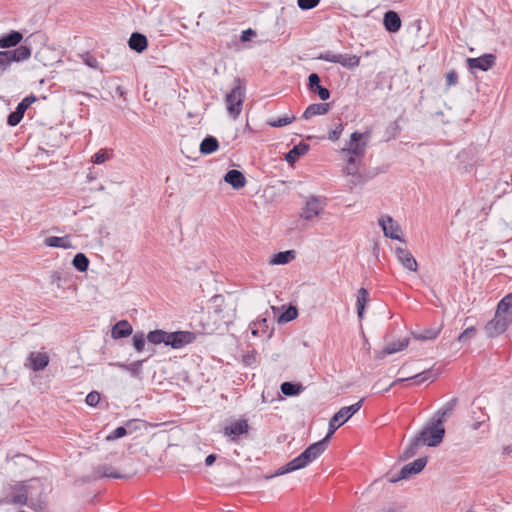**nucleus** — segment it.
Segmentation results:
<instances>
[{"instance_id":"nucleus-1","label":"nucleus","mask_w":512,"mask_h":512,"mask_svg":"<svg viewBox=\"0 0 512 512\" xmlns=\"http://www.w3.org/2000/svg\"><path fill=\"white\" fill-rule=\"evenodd\" d=\"M370 135V132L361 133L355 131L350 135L349 141H347L345 146L341 149V153L345 155V165L342 172L353 178L350 188L362 181L359 170L363 164V158L367 150Z\"/></svg>"},{"instance_id":"nucleus-2","label":"nucleus","mask_w":512,"mask_h":512,"mask_svg":"<svg viewBox=\"0 0 512 512\" xmlns=\"http://www.w3.org/2000/svg\"><path fill=\"white\" fill-rule=\"evenodd\" d=\"M328 446V439L323 438L318 442L309 445L299 456L280 467L276 475H283L302 468H305L314 460H316Z\"/></svg>"},{"instance_id":"nucleus-3","label":"nucleus","mask_w":512,"mask_h":512,"mask_svg":"<svg viewBox=\"0 0 512 512\" xmlns=\"http://www.w3.org/2000/svg\"><path fill=\"white\" fill-rule=\"evenodd\" d=\"M194 333L189 331L166 332L161 329L148 332L146 339L153 345L164 344L173 349H180L195 340Z\"/></svg>"},{"instance_id":"nucleus-4","label":"nucleus","mask_w":512,"mask_h":512,"mask_svg":"<svg viewBox=\"0 0 512 512\" xmlns=\"http://www.w3.org/2000/svg\"><path fill=\"white\" fill-rule=\"evenodd\" d=\"M209 313L218 326L231 324L236 316V309L233 304H227L222 295H214L210 299Z\"/></svg>"},{"instance_id":"nucleus-5","label":"nucleus","mask_w":512,"mask_h":512,"mask_svg":"<svg viewBox=\"0 0 512 512\" xmlns=\"http://www.w3.org/2000/svg\"><path fill=\"white\" fill-rule=\"evenodd\" d=\"M245 95V83L240 78H235L233 88L225 97L227 112L233 119H237L241 114Z\"/></svg>"},{"instance_id":"nucleus-6","label":"nucleus","mask_w":512,"mask_h":512,"mask_svg":"<svg viewBox=\"0 0 512 512\" xmlns=\"http://www.w3.org/2000/svg\"><path fill=\"white\" fill-rule=\"evenodd\" d=\"M363 402L364 399H360L358 402L350 406L342 407L337 413H335L329 421V431L325 438L329 440V438L340 426L347 422L354 414H356L361 409Z\"/></svg>"},{"instance_id":"nucleus-7","label":"nucleus","mask_w":512,"mask_h":512,"mask_svg":"<svg viewBox=\"0 0 512 512\" xmlns=\"http://www.w3.org/2000/svg\"><path fill=\"white\" fill-rule=\"evenodd\" d=\"M445 429L442 423H437L434 418L420 431L418 436L424 445L429 447L438 446L444 437Z\"/></svg>"},{"instance_id":"nucleus-8","label":"nucleus","mask_w":512,"mask_h":512,"mask_svg":"<svg viewBox=\"0 0 512 512\" xmlns=\"http://www.w3.org/2000/svg\"><path fill=\"white\" fill-rule=\"evenodd\" d=\"M31 49L26 45H21L14 50L0 51V72H4L12 62H21L29 59Z\"/></svg>"},{"instance_id":"nucleus-9","label":"nucleus","mask_w":512,"mask_h":512,"mask_svg":"<svg viewBox=\"0 0 512 512\" xmlns=\"http://www.w3.org/2000/svg\"><path fill=\"white\" fill-rule=\"evenodd\" d=\"M33 482H38V480H31L25 483H21L16 485L13 488V495L10 499L4 500V503L7 504H16V505H28L30 508L34 510H38L39 506H37L34 502H28V497L30 495V488L32 487Z\"/></svg>"},{"instance_id":"nucleus-10","label":"nucleus","mask_w":512,"mask_h":512,"mask_svg":"<svg viewBox=\"0 0 512 512\" xmlns=\"http://www.w3.org/2000/svg\"><path fill=\"white\" fill-rule=\"evenodd\" d=\"M318 59L331 63H338L347 69H353L359 66L360 63V57L354 54H337L332 51H325L321 53L318 56Z\"/></svg>"},{"instance_id":"nucleus-11","label":"nucleus","mask_w":512,"mask_h":512,"mask_svg":"<svg viewBox=\"0 0 512 512\" xmlns=\"http://www.w3.org/2000/svg\"><path fill=\"white\" fill-rule=\"evenodd\" d=\"M426 464L427 459L425 457L418 458L412 463L403 466L399 474L391 477L388 481L390 483H396L402 479H407L414 474L420 473L425 468Z\"/></svg>"},{"instance_id":"nucleus-12","label":"nucleus","mask_w":512,"mask_h":512,"mask_svg":"<svg viewBox=\"0 0 512 512\" xmlns=\"http://www.w3.org/2000/svg\"><path fill=\"white\" fill-rule=\"evenodd\" d=\"M378 224L381 226L385 237L404 242L401 227L392 217L382 216L378 220Z\"/></svg>"},{"instance_id":"nucleus-13","label":"nucleus","mask_w":512,"mask_h":512,"mask_svg":"<svg viewBox=\"0 0 512 512\" xmlns=\"http://www.w3.org/2000/svg\"><path fill=\"white\" fill-rule=\"evenodd\" d=\"M325 207V203L318 197H311L306 201L305 207L302 209L301 217L305 220H313Z\"/></svg>"},{"instance_id":"nucleus-14","label":"nucleus","mask_w":512,"mask_h":512,"mask_svg":"<svg viewBox=\"0 0 512 512\" xmlns=\"http://www.w3.org/2000/svg\"><path fill=\"white\" fill-rule=\"evenodd\" d=\"M249 424L246 419H239L232 422L224 428V435L229 437L232 442H237L239 437L248 434Z\"/></svg>"},{"instance_id":"nucleus-15","label":"nucleus","mask_w":512,"mask_h":512,"mask_svg":"<svg viewBox=\"0 0 512 512\" xmlns=\"http://www.w3.org/2000/svg\"><path fill=\"white\" fill-rule=\"evenodd\" d=\"M508 327L509 325L495 313L494 318L485 325L484 331L488 337L492 338L504 333Z\"/></svg>"},{"instance_id":"nucleus-16","label":"nucleus","mask_w":512,"mask_h":512,"mask_svg":"<svg viewBox=\"0 0 512 512\" xmlns=\"http://www.w3.org/2000/svg\"><path fill=\"white\" fill-rule=\"evenodd\" d=\"M495 56L493 54H485L477 58H468L467 64L469 69H478L481 71H488L495 64Z\"/></svg>"},{"instance_id":"nucleus-17","label":"nucleus","mask_w":512,"mask_h":512,"mask_svg":"<svg viewBox=\"0 0 512 512\" xmlns=\"http://www.w3.org/2000/svg\"><path fill=\"white\" fill-rule=\"evenodd\" d=\"M395 254L401 265L411 272H416L418 264L413 255L405 248L396 247Z\"/></svg>"},{"instance_id":"nucleus-18","label":"nucleus","mask_w":512,"mask_h":512,"mask_svg":"<svg viewBox=\"0 0 512 512\" xmlns=\"http://www.w3.org/2000/svg\"><path fill=\"white\" fill-rule=\"evenodd\" d=\"M509 326L512 324V293L506 295L497 305L496 312Z\"/></svg>"},{"instance_id":"nucleus-19","label":"nucleus","mask_w":512,"mask_h":512,"mask_svg":"<svg viewBox=\"0 0 512 512\" xmlns=\"http://www.w3.org/2000/svg\"><path fill=\"white\" fill-rule=\"evenodd\" d=\"M383 25L388 32L396 33L401 28V19L395 11L389 10L384 14Z\"/></svg>"},{"instance_id":"nucleus-20","label":"nucleus","mask_w":512,"mask_h":512,"mask_svg":"<svg viewBox=\"0 0 512 512\" xmlns=\"http://www.w3.org/2000/svg\"><path fill=\"white\" fill-rule=\"evenodd\" d=\"M224 181L236 190L241 189L246 185V178L244 174L236 169L229 170L224 176Z\"/></svg>"},{"instance_id":"nucleus-21","label":"nucleus","mask_w":512,"mask_h":512,"mask_svg":"<svg viewBox=\"0 0 512 512\" xmlns=\"http://www.w3.org/2000/svg\"><path fill=\"white\" fill-rule=\"evenodd\" d=\"M138 420H129L126 422L125 426L117 427L111 433L106 436L107 441H114L116 439L122 438L127 434L131 433L132 430L136 429V425Z\"/></svg>"},{"instance_id":"nucleus-22","label":"nucleus","mask_w":512,"mask_h":512,"mask_svg":"<svg viewBox=\"0 0 512 512\" xmlns=\"http://www.w3.org/2000/svg\"><path fill=\"white\" fill-rule=\"evenodd\" d=\"M133 328L127 320L118 321L111 330V337L113 339H122L132 334Z\"/></svg>"},{"instance_id":"nucleus-23","label":"nucleus","mask_w":512,"mask_h":512,"mask_svg":"<svg viewBox=\"0 0 512 512\" xmlns=\"http://www.w3.org/2000/svg\"><path fill=\"white\" fill-rule=\"evenodd\" d=\"M28 360L33 371L43 370L49 363V357L46 353L32 352Z\"/></svg>"},{"instance_id":"nucleus-24","label":"nucleus","mask_w":512,"mask_h":512,"mask_svg":"<svg viewBox=\"0 0 512 512\" xmlns=\"http://www.w3.org/2000/svg\"><path fill=\"white\" fill-rule=\"evenodd\" d=\"M408 344H409V341L407 338L399 339L397 341L389 343L382 349V351L380 352L378 357L384 358L388 355L402 351L408 346Z\"/></svg>"},{"instance_id":"nucleus-25","label":"nucleus","mask_w":512,"mask_h":512,"mask_svg":"<svg viewBox=\"0 0 512 512\" xmlns=\"http://www.w3.org/2000/svg\"><path fill=\"white\" fill-rule=\"evenodd\" d=\"M329 109H330L329 103H314V104L309 105L305 109L302 117L304 119L308 120L317 115H325L326 113H328Z\"/></svg>"},{"instance_id":"nucleus-26","label":"nucleus","mask_w":512,"mask_h":512,"mask_svg":"<svg viewBox=\"0 0 512 512\" xmlns=\"http://www.w3.org/2000/svg\"><path fill=\"white\" fill-rule=\"evenodd\" d=\"M96 474L99 477L113 478V479H126L129 478L128 474H121L115 470L114 467L107 464L99 465L96 468Z\"/></svg>"},{"instance_id":"nucleus-27","label":"nucleus","mask_w":512,"mask_h":512,"mask_svg":"<svg viewBox=\"0 0 512 512\" xmlns=\"http://www.w3.org/2000/svg\"><path fill=\"white\" fill-rule=\"evenodd\" d=\"M44 244L48 247H54V248H63V249L73 248L70 237L67 235L63 236V237H57V236L47 237L44 240Z\"/></svg>"},{"instance_id":"nucleus-28","label":"nucleus","mask_w":512,"mask_h":512,"mask_svg":"<svg viewBox=\"0 0 512 512\" xmlns=\"http://www.w3.org/2000/svg\"><path fill=\"white\" fill-rule=\"evenodd\" d=\"M23 39L19 31H11L9 34L0 37V48H10L17 46Z\"/></svg>"},{"instance_id":"nucleus-29","label":"nucleus","mask_w":512,"mask_h":512,"mask_svg":"<svg viewBox=\"0 0 512 512\" xmlns=\"http://www.w3.org/2000/svg\"><path fill=\"white\" fill-rule=\"evenodd\" d=\"M128 43L129 47L138 53L143 52L147 48L146 36L138 32L131 34Z\"/></svg>"},{"instance_id":"nucleus-30","label":"nucleus","mask_w":512,"mask_h":512,"mask_svg":"<svg viewBox=\"0 0 512 512\" xmlns=\"http://www.w3.org/2000/svg\"><path fill=\"white\" fill-rule=\"evenodd\" d=\"M457 403V399L453 398L447 403H445L433 416L432 418L435 419L437 423H442L445 421V417L450 415L451 412L454 410Z\"/></svg>"},{"instance_id":"nucleus-31","label":"nucleus","mask_w":512,"mask_h":512,"mask_svg":"<svg viewBox=\"0 0 512 512\" xmlns=\"http://www.w3.org/2000/svg\"><path fill=\"white\" fill-rule=\"evenodd\" d=\"M309 150V145L305 143H299L295 145L287 154L286 161L290 164L295 163L300 156L305 155Z\"/></svg>"},{"instance_id":"nucleus-32","label":"nucleus","mask_w":512,"mask_h":512,"mask_svg":"<svg viewBox=\"0 0 512 512\" xmlns=\"http://www.w3.org/2000/svg\"><path fill=\"white\" fill-rule=\"evenodd\" d=\"M295 258V251L294 250H287L278 252L275 255L271 257L269 260V263L271 265H285L292 261Z\"/></svg>"},{"instance_id":"nucleus-33","label":"nucleus","mask_w":512,"mask_h":512,"mask_svg":"<svg viewBox=\"0 0 512 512\" xmlns=\"http://www.w3.org/2000/svg\"><path fill=\"white\" fill-rule=\"evenodd\" d=\"M218 147V140L215 137L209 135L202 140L199 149L202 154L208 155L217 151Z\"/></svg>"},{"instance_id":"nucleus-34","label":"nucleus","mask_w":512,"mask_h":512,"mask_svg":"<svg viewBox=\"0 0 512 512\" xmlns=\"http://www.w3.org/2000/svg\"><path fill=\"white\" fill-rule=\"evenodd\" d=\"M424 445L420 437L417 435L410 443L409 445L403 450L400 458L403 460H407L411 457H413L420 446Z\"/></svg>"},{"instance_id":"nucleus-35","label":"nucleus","mask_w":512,"mask_h":512,"mask_svg":"<svg viewBox=\"0 0 512 512\" xmlns=\"http://www.w3.org/2000/svg\"><path fill=\"white\" fill-rule=\"evenodd\" d=\"M368 298H369V293L367 291V289L365 288H360L358 290V294H357V314H358V317L360 319L363 318L364 316V309H365V306L368 302Z\"/></svg>"},{"instance_id":"nucleus-36","label":"nucleus","mask_w":512,"mask_h":512,"mask_svg":"<svg viewBox=\"0 0 512 512\" xmlns=\"http://www.w3.org/2000/svg\"><path fill=\"white\" fill-rule=\"evenodd\" d=\"M280 388L281 392L285 396H296L300 394L303 390V386L301 384H296L292 382H283Z\"/></svg>"},{"instance_id":"nucleus-37","label":"nucleus","mask_w":512,"mask_h":512,"mask_svg":"<svg viewBox=\"0 0 512 512\" xmlns=\"http://www.w3.org/2000/svg\"><path fill=\"white\" fill-rule=\"evenodd\" d=\"M441 331L440 327L424 329L420 332L414 333V338L418 340H433L437 338Z\"/></svg>"},{"instance_id":"nucleus-38","label":"nucleus","mask_w":512,"mask_h":512,"mask_svg":"<svg viewBox=\"0 0 512 512\" xmlns=\"http://www.w3.org/2000/svg\"><path fill=\"white\" fill-rule=\"evenodd\" d=\"M142 364H143V360L134 361V362L129 363V364H124V363L117 362L114 365L119 367V368H121V369H124V370L130 372L132 375L137 376L141 372Z\"/></svg>"},{"instance_id":"nucleus-39","label":"nucleus","mask_w":512,"mask_h":512,"mask_svg":"<svg viewBox=\"0 0 512 512\" xmlns=\"http://www.w3.org/2000/svg\"><path fill=\"white\" fill-rule=\"evenodd\" d=\"M73 266L80 272H84L88 269L89 260L83 253H78L73 259Z\"/></svg>"},{"instance_id":"nucleus-40","label":"nucleus","mask_w":512,"mask_h":512,"mask_svg":"<svg viewBox=\"0 0 512 512\" xmlns=\"http://www.w3.org/2000/svg\"><path fill=\"white\" fill-rule=\"evenodd\" d=\"M295 119L296 118L294 115L284 116V117H281V118H278L275 120H269L267 122V124L270 127L279 128V127H283V126H286V125L292 123Z\"/></svg>"},{"instance_id":"nucleus-41","label":"nucleus","mask_w":512,"mask_h":512,"mask_svg":"<svg viewBox=\"0 0 512 512\" xmlns=\"http://www.w3.org/2000/svg\"><path fill=\"white\" fill-rule=\"evenodd\" d=\"M411 381H414L415 384L419 385L427 380L434 381L435 377L432 376V372L430 370H425L423 372H420L414 376H411Z\"/></svg>"},{"instance_id":"nucleus-42","label":"nucleus","mask_w":512,"mask_h":512,"mask_svg":"<svg viewBox=\"0 0 512 512\" xmlns=\"http://www.w3.org/2000/svg\"><path fill=\"white\" fill-rule=\"evenodd\" d=\"M146 340L147 339L142 332L134 334L133 346L137 352H142L144 350Z\"/></svg>"},{"instance_id":"nucleus-43","label":"nucleus","mask_w":512,"mask_h":512,"mask_svg":"<svg viewBox=\"0 0 512 512\" xmlns=\"http://www.w3.org/2000/svg\"><path fill=\"white\" fill-rule=\"evenodd\" d=\"M35 101H36V97L34 95L27 96L17 105L16 109L24 115L25 111Z\"/></svg>"},{"instance_id":"nucleus-44","label":"nucleus","mask_w":512,"mask_h":512,"mask_svg":"<svg viewBox=\"0 0 512 512\" xmlns=\"http://www.w3.org/2000/svg\"><path fill=\"white\" fill-rule=\"evenodd\" d=\"M298 316V311L295 307H289L285 312H283L280 316V321L289 322L294 320Z\"/></svg>"},{"instance_id":"nucleus-45","label":"nucleus","mask_w":512,"mask_h":512,"mask_svg":"<svg viewBox=\"0 0 512 512\" xmlns=\"http://www.w3.org/2000/svg\"><path fill=\"white\" fill-rule=\"evenodd\" d=\"M320 3V0H297L298 7L301 10H310L315 8Z\"/></svg>"},{"instance_id":"nucleus-46","label":"nucleus","mask_w":512,"mask_h":512,"mask_svg":"<svg viewBox=\"0 0 512 512\" xmlns=\"http://www.w3.org/2000/svg\"><path fill=\"white\" fill-rule=\"evenodd\" d=\"M344 130V125L343 123H339L335 126V128L333 130L330 131L329 135H328V139L331 140V141H336L340 138L342 132Z\"/></svg>"},{"instance_id":"nucleus-47","label":"nucleus","mask_w":512,"mask_h":512,"mask_svg":"<svg viewBox=\"0 0 512 512\" xmlns=\"http://www.w3.org/2000/svg\"><path fill=\"white\" fill-rule=\"evenodd\" d=\"M22 118L23 114L16 109L8 116L7 123L10 126H16L22 120Z\"/></svg>"},{"instance_id":"nucleus-48","label":"nucleus","mask_w":512,"mask_h":512,"mask_svg":"<svg viewBox=\"0 0 512 512\" xmlns=\"http://www.w3.org/2000/svg\"><path fill=\"white\" fill-rule=\"evenodd\" d=\"M100 401V394L97 391H92L86 396L85 402L87 405L95 407Z\"/></svg>"},{"instance_id":"nucleus-49","label":"nucleus","mask_w":512,"mask_h":512,"mask_svg":"<svg viewBox=\"0 0 512 512\" xmlns=\"http://www.w3.org/2000/svg\"><path fill=\"white\" fill-rule=\"evenodd\" d=\"M311 92L316 93L323 101H326L330 97V91L321 85L315 87Z\"/></svg>"},{"instance_id":"nucleus-50","label":"nucleus","mask_w":512,"mask_h":512,"mask_svg":"<svg viewBox=\"0 0 512 512\" xmlns=\"http://www.w3.org/2000/svg\"><path fill=\"white\" fill-rule=\"evenodd\" d=\"M108 159H109V156L107 154V151L101 149L97 153L94 154L92 161L95 164H102Z\"/></svg>"},{"instance_id":"nucleus-51","label":"nucleus","mask_w":512,"mask_h":512,"mask_svg":"<svg viewBox=\"0 0 512 512\" xmlns=\"http://www.w3.org/2000/svg\"><path fill=\"white\" fill-rule=\"evenodd\" d=\"M82 59H83V62H84L87 66H89V67H91V68H94V69L98 68V61H97V59H96L94 56H92L91 54H89V53L84 54V55L82 56Z\"/></svg>"},{"instance_id":"nucleus-52","label":"nucleus","mask_w":512,"mask_h":512,"mask_svg":"<svg viewBox=\"0 0 512 512\" xmlns=\"http://www.w3.org/2000/svg\"><path fill=\"white\" fill-rule=\"evenodd\" d=\"M320 85V77L316 73H312L308 77V89L311 91Z\"/></svg>"},{"instance_id":"nucleus-53","label":"nucleus","mask_w":512,"mask_h":512,"mask_svg":"<svg viewBox=\"0 0 512 512\" xmlns=\"http://www.w3.org/2000/svg\"><path fill=\"white\" fill-rule=\"evenodd\" d=\"M475 334V328L469 327L465 329L457 338L459 342H465L467 339L471 338Z\"/></svg>"},{"instance_id":"nucleus-54","label":"nucleus","mask_w":512,"mask_h":512,"mask_svg":"<svg viewBox=\"0 0 512 512\" xmlns=\"http://www.w3.org/2000/svg\"><path fill=\"white\" fill-rule=\"evenodd\" d=\"M458 80V75L455 71H450L446 75V81L448 86L455 85Z\"/></svg>"},{"instance_id":"nucleus-55","label":"nucleus","mask_w":512,"mask_h":512,"mask_svg":"<svg viewBox=\"0 0 512 512\" xmlns=\"http://www.w3.org/2000/svg\"><path fill=\"white\" fill-rule=\"evenodd\" d=\"M256 35V32L252 29L244 30L241 34V40L243 42L249 41L252 37Z\"/></svg>"},{"instance_id":"nucleus-56","label":"nucleus","mask_w":512,"mask_h":512,"mask_svg":"<svg viewBox=\"0 0 512 512\" xmlns=\"http://www.w3.org/2000/svg\"><path fill=\"white\" fill-rule=\"evenodd\" d=\"M378 512H403V508L400 506H392V507L381 509Z\"/></svg>"},{"instance_id":"nucleus-57","label":"nucleus","mask_w":512,"mask_h":512,"mask_svg":"<svg viewBox=\"0 0 512 512\" xmlns=\"http://www.w3.org/2000/svg\"><path fill=\"white\" fill-rule=\"evenodd\" d=\"M215 460H216V455L215 454H210V455H208L206 457L205 464L207 466H210V465H212L215 462Z\"/></svg>"},{"instance_id":"nucleus-58","label":"nucleus","mask_w":512,"mask_h":512,"mask_svg":"<svg viewBox=\"0 0 512 512\" xmlns=\"http://www.w3.org/2000/svg\"><path fill=\"white\" fill-rule=\"evenodd\" d=\"M412 378L410 377H406V378H397L394 382H392L391 384L394 386L398 383H402V382H406V381H411Z\"/></svg>"},{"instance_id":"nucleus-59","label":"nucleus","mask_w":512,"mask_h":512,"mask_svg":"<svg viewBox=\"0 0 512 512\" xmlns=\"http://www.w3.org/2000/svg\"><path fill=\"white\" fill-rule=\"evenodd\" d=\"M254 361H255L254 356H250V355H248V356H246V357H245V362H246L247 364H252Z\"/></svg>"},{"instance_id":"nucleus-60","label":"nucleus","mask_w":512,"mask_h":512,"mask_svg":"<svg viewBox=\"0 0 512 512\" xmlns=\"http://www.w3.org/2000/svg\"><path fill=\"white\" fill-rule=\"evenodd\" d=\"M255 326H256V323H253V326L251 327V329H252V334L256 336L258 334V331L255 328Z\"/></svg>"},{"instance_id":"nucleus-61","label":"nucleus","mask_w":512,"mask_h":512,"mask_svg":"<svg viewBox=\"0 0 512 512\" xmlns=\"http://www.w3.org/2000/svg\"><path fill=\"white\" fill-rule=\"evenodd\" d=\"M393 387L392 384H390L388 387H384V392H388Z\"/></svg>"},{"instance_id":"nucleus-62","label":"nucleus","mask_w":512,"mask_h":512,"mask_svg":"<svg viewBox=\"0 0 512 512\" xmlns=\"http://www.w3.org/2000/svg\"><path fill=\"white\" fill-rule=\"evenodd\" d=\"M266 322H267V320L265 318H263L261 321H259V323H261V325H264Z\"/></svg>"},{"instance_id":"nucleus-63","label":"nucleus","mask_w":512,"mask_h":512,"mask_svg":"<svg viewBox=\"0 0 512 512\" xmlns=\"http://www.w3.org/2000/svg\"><path fill=\"white\" fill-rule=\"evenodd\" d=\"M266 322H267V320L265 318H263L261 321H259V323H261V325H264Z\"/></svg>"}]
</instances>
